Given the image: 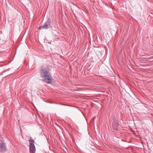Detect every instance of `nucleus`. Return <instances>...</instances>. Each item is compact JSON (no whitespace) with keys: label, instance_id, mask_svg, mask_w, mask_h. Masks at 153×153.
<instances>
[{"label":"nucleus","instance_id":"1","mask_svg":"<svg viewBox=\"0 0 153 153\" xmlns=\"http://www.w3.org/2000/svg\"><path fill=\"white\" fill-rule=\"evenodd\" d=\"M48 67L42 69L40 71L42 76L43 79V81L48 83H51L52 80V78L51 76Z\"/></svg>","mask_w":153,"mask_h":153},{"label":"nucleus","instance_id":"2","mask_svg":"<svg viewBox=\"0 0 153 153\" xmlns=\"http://www.w3.org/2000/svg\"><path fill=\"white\" fill-rule=\"evenodd\" d=\"M7 149L5 143L2 142L0 145V152H4L6 151Z\"/></svg>","mask_w":153,"mask_h":153},{"label":"nucleus","instance_id":"3","mask_svg":"<svg viewBox=\"0 0 153 153\" xmlns=\"http://www.w3.org/2000/svg\"><path fill=\"white\" fill-rule=\"evenodd\" d=\"M29 147L30 153H35L36 149L35 145L31 143Z\"/></svg>","mask_w":153,"mask_h":153},{"label":"nucleus","instance_id":"4","mask_svg":"<svg viewBox=\"0 0 153 153\" xmlns=\"http://www.w3.org/2000/svg\"><path fill=\"white\" fill-rule=\"evenodd\" d=\"M118 125L119 124L117 122L114 123L112 125L113 129L115 131H118Z\"/></svg>","mask_w":153,"mask_h":153},{"label":"nucleus","instance_id":"5","mask_svg":"<svg viewBox=\"0 0 153 153\" xmlns=\"http://www.w3.org/2000/svg\"><path fill=\"white\" fill-rule=\"evenodd\" d=\"M48 25L47 24H45V25L41 26L39 28V29L41 30L43 29H48Z\"/></svg>","mask_w":153,"mask_h":153},{"label":"nucleus","instance_id":"6","mask_svg":"<svg viewBox=\"0 0 153 153\" xmlns=\"http://www.w3.org/2000/svg\"><path fill=\"white\" fill-rule=\"evenodd\" d=\"M29 141V146H30L31 143L33 145H35L34 144V141L32 137H30Z\"/></svg>","mask_w":153,"mask_h":153}]
</instances>
